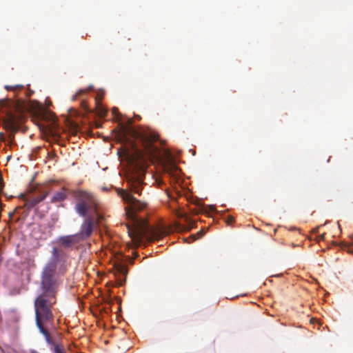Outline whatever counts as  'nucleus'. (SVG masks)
<instances>
[{
	"label": "nucleus",
	"instance_id": "obj_20",
	"mask_svg": "<svg viewBox=\"0 0 353 353\" xmlns=\"http://www.w3.org/2000/svg\"><path fill=\"white\" fill-rule=\"evenodd\" d=\"M200 211H201V209H199V210H197L195 212H196V213H199V212H200Z\"/></svg>",
	"mask_w": 353,
	"mask_h": 353
},
{
	"label": "nucleus",
	"instance_id": "obj_2",
	"mask_svg": "<svg viewBox=\"0 0 353 353\" xmlns=\"http://www.w3.org/2000/svg\"><path fill=\"white\" fill-rule=\"evenodd\" d=\"M123 134L131 136L141 144V148H139L135 143H132V151L128 157L130 172L126 176L130 192L140 195L145 184L143 180L148 161L157 155L158 148L154 143L158 137L150 131H137L130 127L123 128Z\"/></svg>",
	"mask_w": 353,
	"mask_h": 353
},
{
	"label": "nucleus",
	"instance_id": "obj_12",
	"mask_svg": "<svg viewBox=\"0 0 353 353\" xmlns=\"http://www.w3.org/2000/svg\"><path fill=\"white\" fill-rule=\"evenodd\" d=\"M23 86L22 85H6V89L7 90H15L22 89Z\"/></svg>",
	"mask_w": 353,
	"mask_h": 353
},
{
	"label": "nucleus",
	"instance_id": "obj_21",
	"mask_svg": "<svg viewBox=\"0 0 353 353\" xmlns=\"http://www.w3.org/2000/svg\"><path fill=\"white\" fill-rule=\"evenodd\" d=\"M0 136L3 137V134L2 132H0Z\"/></svg>",
	"mask_w": 353,
	"mask_h": 353
},
{
	"label": "nucleus",
	"instance_id": "obj_9",
	"mask_svg": "<svg viewBox=\"0 0 353 353\" xmlns=\"http://www.w3.org/2000/svg\"><path fill=\"white\" fill-rule=\"evenodd\" d=\"M68 197V190L63 187L59 192L54 193L51 198V203H56L65 200Z\"/></svg>",
	"mask_w": 353,
	"mask_h": 353
},
{
	"label": "nucleus",
	"instance_id": "obj_3",
	"mask_svg": "<svg viewBox=\"0 0 353 353\" xmlns=\"http://www.w3.org/2000/svg\"><path fill=\"white\" fill-rule=\"evenodd\" d=\"M118 194L127 203L125 214L128 222L125 227L133 243L139 245L143 239L150 240L153 237L152 228L143 218L137 215L146 208L147 203L135 199L127 190L121 189Z\"/></svg>",
	"mask_w": 353,
	"mask_h": 353
},
{
	"label": "nucleus",
	"instance_id": "obj_6",
	"mask_svg": "<svg viewBox=\"0 0 353 353\" xmlns=\"http://www.w3.org/2000/svg\"><path fill=\"white\" fill-rule=\"evenodd\" d=\"M84 220L81 225L80 231L77 233L81 241L88 239L92 234L94 228L99 224L102 216L97 214V219L94 216L83 217Z\"/></svg>",
	"mask_w": 353,
	"mask_h": 353
},
{
	"label": "nucleus",
	"instance_id": "obj_7",
	"mask_svg": "<svg viewBox=\"0 0 353 353\" xmlns=\"http://www.w3.org/2000/svg\"><path fill=\"white\" fill-rule=\"evenodd\" d=\"M50 192V188H42L38 190V195L26 199L24 206L30 210L36 206L39 203L43 201Z\"/></svg>",
	"mask_w": 353,
	"mask_h": 353
},
{
	"label": "nucleus",
	"instance_id": "obj_8",
	"mask_svg": "<svg viewBox=\"0 0 353 353\" xmlns=\"http://www.w3.org/2000/svg\"><path fill=\"white\" fill-rule=\"evenodd\" d=\"M59 242L64 248H70L72 245L81 242V240L77 234H74L59 237Z\"/></svg>",
	"mask_w": 353,
	"mask_h": 353
},
{
	"label": "nucleus",
	"instance_id": "obj_19",
	"mask_svg": "<svg viewBox=\"0 0 353 353\" xmlns=\"http://www.w3.org/2000/svg\"><path fill=\"white\" fill-rule=\"evenodd\" d=\"M136 118L138 119H141V117L139 116V115L136 116Z\"/></svg>",
	"mask_w": 353,
	"mask_h": 353
},
{
	"label": "nucleus",
	"instance_id": "obj_14",
	"mask_svg": "<svg viewBox=\"0 0 353 353\" xmlns=\"http://www.w3.org/2000/svg\"><path fill=\"white\" fill-rule=\"evenodd\" d=\"M234 222V218L232 216H228L227 218V220H226V223L228 225H230Z\"/></svg>",
	"mask_w": 353,
	"mask_h": 353
},
{
	"label": "nucleus",
	"instance_id": "obj_22",
	"mask_svg": "<svg viewBox=\"0 0 353 353\" xmlns=\"http://www.w3.org/2000/svg\"><path fill=\"white\" fill-rule=\"evenodd\" d=\"M351 239H352V243H353V236H352V237H351Z\"/></svg>",
	"mask_w": 353,
	"mask_h": 353
},
{
	"label": "nucleus",
	"instance_id": "obj_15",
	"mask_svg": "<svg viewBox=\"0 0 353 353\" xmlns=\"http://www.w3.org/2000/svg\"><path fill=\"white\" fill-rule=\"evenodd\" d=\"M324 238H325V234H321V235H320V236H319V239H318V241L323 240V239H324Z\"/></svg>",
	"mask_w": 353,
	"mask_h": 353
},
{
	"label": "nucleus",
	"instance_id": "obj_1",
	"mask_svg": "<svg viewBox=\"0 0 353 353\" xmlns=\"http://www.w3.org/2000/svg\"><path fill=\"white\" fill-rule=\"evenodd\" d=\"M59 253L56 248L52 250V256L44 265L41 273V293L35 299L34 307L35 323L40 333L48 342L52 341L49 330L54 327V306L60 284L57 264Z\"/></svg>",
	"mask_w": 353,
	"mask_h": 353
},
{
	"label": "nucleus",
	"instance_id": "obj_5",
	"mask_svg": "<svg viewBox=\"0 0 353 353\" xmlns=\"http://www.w3.org/2000/svg\"><path fill=\"white\" fill-rule=\"evenodd\" d=\"M75 199L74 210L81 217L92 216L89 214L97 213V200L90 192L83 190L73 192Z\"/></svg>",
	"mask_w": 353,
	"mask_h": 353
},
{
	"label": "nucleus",
	"instance_id": "obj_10",
	"mask_svg": "<svg viewBox=\"0 0 353 353\" xmlns=\"http://www.w3.org/2000/svg\"><path fill=\"white\" fill-rule=\"evenodd\" d=\"M50 338H51L52 341H50V343L48 341H46V342L48 344L54 346V350H53L54 353H66V351L63 345L59 344V343H54L51 336H50ZM45 339H46L45 338ZM46 341H47V340H46Z\"/></svg>",
	"mask_w": 353,
	"mask_h": 353
},
{
	"label": "nucleus",
	"instance_id": "obj_16",
	"mask_svg": "<svg viewBox=\"0 0 353 353\" xmlns=\"http://www.w3.org/2000/svg\"><path fill=\"white\" fill-rule=\"evenodd\" d=\"M103 98V94H98L97 100H101Z\"/></svg>",
	"mask_w": 353,
	"mask_h": 353
},
{
	"label": "nucleus",
	"instance_id": "obj_11",
	"mask_svg": "<svg viewBox=\"0 0 353 353\" xmlns=\"http://www.w3.org/2000/svg\"><path fill=\"white\" fill-rule=\"evenodd\" d=\"M115 268L119 274H122L125 276H126L128 272V268L125 265L118 263L115 265Z\"/></svg>",
	"mask_w": 353,
	"mask_h": 353
},
{
	"label": "nucleus",
	"instance_id": "obj_17",
	"mask_svg": "<svg viewBox=\"0 0 353 353\" xmlns=\"http://www.w3.org/2000/svg\"><path fill=\"white\" fill-rule=\"evenodd\" d=\"M319 227H316V228H314V229L313 230V232H314V233L317 232H318V230H319Z\"/></svg>",
	"mask_w": 353,
	"mask_h": 353
},
{
	"label": "nucleus",
	"instance_id": "obj_4",
	"mask_svg": "<svg viewBox=\"0 0 353 353\" xmlns=\"http://www.w3.org/2000/svg\"><path fill=\"white\" fill-rule=\"evenodd\" d=\"M0 119L4 127L12 133L20 130L24 121L23 108L7 99H0Z\"/></svg>",
	"mask_w": 353,
	"mask_h": 353
},
{
	"label": "nucleus",
	"instance_id": "obj_13",
	"mask_svg": "<svg viewBox=\"0 0 353 353\" xmlns=\"http://www.w3.org/2000/svg\"><path fill=\"white\" fill-rule=\"evenodd\" d=\"M84 92H85L84 90H79L74 95L72 96V101H75L79 95L83 94Z\"/></svg>",
	"mask_w": 353,
	"mask_h": 353
},
{
	"label": "nucleus",
	"instance_id": "obj_18",
	"mask_svg": "<svg viewBox=\"0 0 353 353\" xmlns=\"http://www.w3.org/2000/svg\"><path fill=\"white\" fill-rule=\"evenodd\" d=\"M30 353H39V352L36 350H32L30 351Z\"/></svg>",
	"mask_w": 353,
	"mask_h": 353
}]
</instances>
